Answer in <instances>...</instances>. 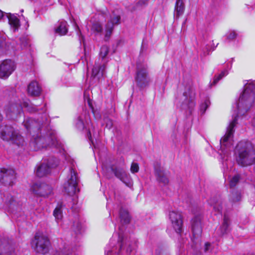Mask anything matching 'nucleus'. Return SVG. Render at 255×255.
Wrapping results in <instances>:
<instances>
[{
    "label": "nucleus",
    "mask_w": 255,
    "mask_h": 255,
    "mask_svg": "<svg viewBox=\"0 0 255 255\" xmlns=\"http://www.w3.org/2000/svg\"><path fill=\"white\" fill-rule=\"evenodd\" d=\"M255 95V85L251 83L247 84L236 104L237 112L235 115L233 116L234 119L227 128L226 134L220 140L222 146L228 147L232 144L234 128L237 124V117L239 115H244L252 106L254 102Z\"/></svg>",
    "instance_id": "nucleus-1"
},
{
    "label": "nucleus",
    "mask_w": 255,
    "mask_h": 255,
    "mask_svg": "<svg viewBox=\"0 0 255 255\" xmlns=\"http://www.w3.org/2000/svg\"><path fill=\"white\" fill-rule=\"evenodd\" d=\"M238 147L239 151L237 161L239 165L247 166L255 162V149L251 143L240 142Z\"/></svg>",
    "instance_id": "nucleus-2"
},
{
    "label": "nucleus",
    "mask_w": 255,
    "mask_h": 255,
    "mask_svg": "<svg viewBox=\"0 0 255 255\" xmlns=\"http://www.w3.org/2000/svg\"><path fill=\"white\" fill-rule=\"evenodd\" d=\"M136 86L140 89L148 87L151 82L146 64H137L134 76Z\"/></svg>",
    "instance_id": "nucleus-3"
},
{
    "label": "nucleus",
    "mask_w": 255,
    "mask_h": 255,
    "mask_svg": "<svg viewBox=\"0 0 255 255\" xmlns=\"http://www.w3.org/2000/svg\"><path fill=\"white\" fill-rule=\"evenodd\" d=\"M50 242L48 237L43 233H36L32 242V247L37 253L45 254L48 252Z\"/></svg>",
    "instance_id": "nucleus-4"
},
{
    "label": "nucleus",
    "mask_w": 255,
    "mask_h": 255,
    "mask_svg": "<svg viewBox=\"0 0 255 255\" xmlns=\"http://www.w3.org/2000/svg\"><path fill=\"white\" fill-rule=\"evenodd\" d=\"M0 137L3 140L11 141L18 146H23L24 143L23 137L12 127H6L1 132Z\"/></svg>",
    "instance_id": "nucleus-5"
},
{
    "label": "nucleus",
    "mask_w": 255,
    "mask_h": 255,
    "mask_svg": "<svg viewBox=\"0 0 255 255\" xmlns=\"http://www.w3.org/2000/svg\"><path fill=\"white\" fill-rule=\"evenodd\" d=\"M78 179L76 173L71 169L70 176L68 178L67 181L64 184L63 188L65 193L69 195H73L79 191L77 188Z\"/></svg>",
    "instance_id": "nucleus-6"
},
{
    "label": "nucleus",
    "mask_w": 255,
    "mask_h": 255,
    "mask_svg": "<svg viewBox=\"0 0 255 255\" xmlns=\"http://www.w3.org/2000/svg\"><path fill=\"white\" fill-rule=\"evenodd\" d=\"M58 164V161L55 158H49L46 163H42L37 167L36 174L39 177H43L50 172V169L55 167Z\"/></svg>",
    "instance_id": "nucleus-7"
},
{
    "label": "nucleus",
    "mask_w": 255,
    "mask_h": 255,
    "mask_svg": "<svg viewBox=\"0 0 255 255\" xmlns=\"http://www.w3.org/2000/svg\"><path fill=\"white\" fill-rule=\"evenodd\" d=\"M0 255H15L12 240L7 238L0 239Z\"/></svg>",
    "instance_id": "nucleus-8"
},
{
    "label": "nucleus",
    "mask_w": 255,
    "mask_h": 255,
    "mask_svg": "<svg viewBox=\"0 0 255 255\" xmlns=\"http://www.w3.org/2000/svg\"><path fill=\"white\" fill-rule=\"evenodd\" d=\"M5 208L8 211L13 212L20 209V204L16 197L11 193H6L3 198Z\"/></svg>",
    "instance_id": "nucleus-9"
},
{
    "label": "nucleus",
    "mask_w": 255,
    "mask_h": 255,
    "mask_svg": "<svg viewBox=\"0 0 255 255\" xmlns=\"http://www.w3.org/2000/svg\"><path fill=\"white\" fill-rule=\"evenodd\" d=\"M15 179V172L12 169L0 170V182L5 186H12Z\"/></svg>",
    "instance_id": "nucleus-10"
},
{
    "label": "nucleus",
    "mask_w": 255,
    "mask_h": 255,
    "mask_svg": "<svg viewBox=\"0 0 255 255\" xmlns=\"http://www.w3.org/2000/svg\"><path fill=\"white\" fill-rule=\"evenodd\" d=\"M56 139L55 136L51 138V141H49V138L46 139L44 137L37 136L35 137L31 142V145L34 147L35 150H39L46 147L47 145H55Z\"/></svg>",
    "instance_id": "nucleus-11"
},
{
    "label": "nucleus",
    "mask_w": 255,
    "mask_h": 255,
    "mask_svg": "<svg viewBox=\"0 0 255 255\" xmlns=\"http://www.w3.org/2000/svg\"><path fill=\"white\" fill-rule=\"evenodd\" d=\"M14 62L11 60H5L0 64V78L6 79L14 70Z\"/></svg>",
    "instance_id": "nucleus-12"
},
{
    "label": "nucleus",
    "mask_w": 255,
    "mask_h": 255,
    "mask_svg": "<svg viewBox=\"0 0 255 255\" xmlns=\"http://www.w3.org/2000/svg\"><path fill=\"white\" fill-rule=\"evenodd\" d=\"M33 193L38 196L46 197L52 192L51 187L44 183H36L32 187Z\"/></svg>",
    "instance_id": "nucleus-13"
},
{
    "label": "nucleus",
    "mask_w": 255,
    "mask_h": 255,
    "mask_svg": "<svg viewBox=\"0 0 255 255\" xmlns=\"http://www.w3.org/2000/svg\"><path fill=\"white\" fill-rule=\"evenodd\" d=\"M169 219L175 231L179 233L182 231L183 221L181 214L178 212L171 211L169 213Z\"/></svg>",
    "instance_id": "nucleus-14"
},
{
    "label": "nucleus",
    "mask_w": 255,
    "mask_h": 255,
    "mask_svg": "<svg viewBox=\"0 0 255 255\" xmlns=\"http://www.w3.org/2000/svg\"><path fill=\"white\" fill-rule=\"evenodd\" d=\"M121 17L119 15H114L111 17L106 25V33L105 35V40L107 41L110 38L114 27L115 25H118L120 23Z\"/></svg>",
    "instance_id": "nucleus-15"
},
{
    "label": "nucleus",
    "mask_w": 255,
    "mask_h": 255,
    "mask_svg": "<svg viewBox=\"0 0 255 255\" xmlns=\"http://www.w3.org/2000/svg\"><path fill=\"white\" fill-rule=\"evenodd\" d=\"M112 170L114 173L115 175L122 182L128 185L129 182V175L128 174L125 170L122 167L114 166L111 167Z\"/></svg>",
    "instance_id": "nucleus-16"
},
{
    "label": "nucleus",
    "mask_w": 255,
    "mask_h": 255,
    "mask_svg": "<svg viewBox=\"0 0 255 255\" xmlns=\"http://www.w3.org/2000/svg\"><path fill=\"white\" fill-rule=\"evenodd\" d=\"M201 217L200 216H195L191 220V226L194 236H200L202 233Z\"/></svg>",
    "instance_id": "nucleus-17"
},
{
    "label": "nucleus",
    "mask_w": 255,
    "mask_h": 255,
    "mask_svg": "<svg viewBox=\"0 0 255 255\" xmlns=\"http://www.w3.org/2000/svg\"><path fill=\"white\" fill-rule=\"evenodd\" d=\"M155 175L157 181L162 184L163 185H166L169 183L168 175L164 170L162 169H156Z\"/></svg>",
    "instance_id": "nucleus-18"
},
{
    "label": "nucleus",
    "mask_w": 255,
    "mask_h": 255,
    "mask_svg": "<svg viewBox=\"0 0 255 255\" xmlns=\"http://www.w3.org/2000/svg\"><path fill=\"white\" fill-rule=\"evenodd\" d=\"M118 244L119 247V251L122 249H124L126 248V246H128V247L126 248L127 252L128 253H130L131 252L132 250L130 247V241L127 238H125L121 233H120L119 235Z\"/></svg>",
    "instance_id": "nucleus-19"
},
{
    "label": "nucleus",
    "mask_w": 255,
    "mask_h": 255,
    "mask_svg": "<svg viewBox=\"0 0 255 255\" xmlns=\"http://www.w3.org/2000/svg\"><path fill=\"white\" fill-rule=\"evenodd\" d=\"M23 125L28 130H39L40 128V122L32 119H26L23 121Z\"/></svg>",
    "instance_id": "nucleus-20"
},
{
    "label": "nucleus",
    "mask_w": 255,
    "mask_h": 255,
    "mask_svg": "<svg viewBox=\"0 0 255 255\" xmlns=\"http://www.w3.org/2000/svg\"><path fill=\"white\" fill-rule=\"evenodd\" d=\"M28 93L33 96H39L41 92V89L38 83L36 81L31 82L28 86Z\"/></svg>",
    "instance_id": "nucleus-21"
},
{
    "label": "nucleus",
    "mask_w": 255,
    "mask_h": 255,
    "mask_svg": "<svg viewBox=\"0 0 255 255\" xmlns=\"http://www.w3.org/2000/svg\"><path fill=\"white\" fill-rule=\"evenodd\" d=\"M230 223V221L229 218L226 215H224L223 222L218 230L219 236H222L228 233L229 231Z\"/></svg>",
    "instance_id": "nucleus-22"
},
{
    "label": "nucleus",
    "mask_w": 255,
    "mask_h": 255,
    "mask_svg": "<svg viewBox=\"0 0 255 255\" xmlns=\"http://www.w3.org/2000/svg\"><path fill=\"white\" fill-rule=\"evenodd\" d=\"M105 67L103 65H95L92 70V77L99 80L104 74Z\"/></svg>",
    "instance_id": "nucleus-23"
},
{
    "label": "nucleus",
    "mask_w": 255,
    "mask_h": 255,
    "mask_svg": "<svg viewBox=\"0 0 255 255\" xmlns=\"http://www.w3.org/2000/svg\"><path fill=\"white\" fill-rule=\"evenodd\" d=\"M185 10V6L182 0H177L174 10V16L176 18H178L182 15Z\"/></svg>",
    "instance_id": "nucleus-24"
},
{
    "label": "nucleus",
    "mask_w": 255,
    "mask_h": 255,
    "mask_svg": "<svg viewBox=\"0 0 255 255\" xmlns=\"http://www.w3.org/2000/svg\"><path fill=\"white\" fill-rule=\"evenodd\" d=\"M8 23L13 31L18 30L20 26L19 20L14 15L9 14L7 15Z\"/></svg>",
    "instance_id": "nucleus-25"
},
{
    "label": "nucleus",
    "mask_w": 255,
    "mask_h": 255,
    "mask_svg": "<svg viewBox=\"0 0 255 255\" xmlns=\"http://www.w3.org/2000/svg\"><path fill=\"white\" fill-rule=\"evenodd\" d=\"M209 204L213 207L215 214H222V206L221 201L216 199H211Z\"/></svg>",
    "instance_id": "nucleus-26"
},
{
    "label": "nucleus",
    "mask_w": 255,
    "mask_h": 255,
    "mask_svg": "<svg viewBox=\"0 0 255 255\" xmlns=\"http://www.w3.org/2000/svg\"><path fill=\"white\" fill-rule=\"evenodd\" d=\"M67 24L65 21H61L58 27L55 29V32L60 35L66 34L68 31Z\"/></svg>",
    "instance_id": "nucleus-27"
},
{
    "label": "nucleus",
    "mask_w": 255,
    "mask_h": 255,
    "mask_svg": "<svg viewBox=\"0 0 255 255\" xmlns=\"http://www.w3.org/2000/svg\"><path fill=\"white\" fill-rule=\"evenodd\" d=\"M242 196L239 191H233L230 196V201L232 204H235L241 200Z\"/></svg>",
    "instance_id": "nucleus-28"
},
{
    "label": "nucleus",
    "mask_w": 255,
    "mask_h": 255,
    "mask_svg": "<svg viewBox=\"0 0 255 255\" xmlns=\"http://www.w3.org/2000/svg\"><path fill=\"white\" fill-rule=\"evenodd\" d=\"M121 222L123 224H128L130 221V217L127 210L121 209L120 212Z\"/></svg>",
    "instance_id": "nucleus-29"
},
{
    "label": "nucleus",
    "mask_w": 255,
    "mask_h": 255,
    "mask_svg": "<svg viewBox=\"0 0 255 255\" xmlns=\"http://www.w3.org/2000/svg\"><path fill=\"white\" fill-rule=\"evenodd\" d=\"M91 30L96 33H101L103 31V26L99 22H96L93 24Z\"/></svg>",
    "instance_id": "nucleus-30"
},
{
    "label": "nucleus",
    "mask_w": 255,
    "mask_h": 255,
    "mask_svg": "<svg viewBox=\"0 0 255 255\" xmlns=\"http://www.w3.org/2000/svg\"><path fill=\"white\" fill-rule=\"evenodd\" d=\"M76 126L79 130H83L85 128V125L82 116H79L76 121Z\"/></svg>",
    "instance_id": "nucleus-31"
},
{
    "label": "nucleus",
    "mask_w": 255,
    "mask_h": 255,
    "mask_svg": "<svg viewBox=\"0 0 255 255\" xmlns=\"http://www.w3.org/2000/svg\"><path fill=\"white\" fill-rule=\"evenodd\" d=\"M53 215L57 222L61 220L63 216L60 207H57L55 209L53 212Z\"/></svg>",
    "instance_id": "nucleus-32"
},
{
    "label": "nucleus",
    "mask_w": 255,
    "mask_h": 255,
    "mask_svg": "<svg viewBox=\"0 0 255 255\" xmlns=\"http://www.w3.org/2000/svg\"><path fill=\"white\" fill-rule=\"evenodd\" d=\"M183 96L184 97V102L187 105L188 108L189 109L193 108L195 106L194 101L192 99H188L186 93L183 94Z\"/></svg>",
    "instance_id": "nucleus-33"
},
{
    "label": "nucleus",
    "mask_w": 255,
    "mask_h": 255,
    "mask_svg": "<svg viewBox=\"0 0 255 255\" xmlns=\"http://www.w3.org/2000/svg\"><path fill=\"white\" fill-rule=\"evenodd\" d=\"M227 74L226 71H222L218 76H215L212 85H216L218 82Z\"/></svg>",
    "instance_id": "nucleus-34"
},
{
    "label": "nucleus",
    "mask_w": 255,
    "mask_h": 255,
    "mask_svg": "<svg viewBox=\"0 0 255 255\" xmlns=\"http://www.w3.org/2000/svg\"><path fill=\"white\" fill-rule=\"evenodd\" d=\"M109 53V48L107 46H103L101 48L100 55L102 58H105Z\"/></svg>",
    "instance_id": "nucleus-35"
},
{
    "label": "nucleus",
    "mask_w": 255,
    "mask_h": 255,
    "mask_svg": "<svg viewBox=\"0 0 255 255\" xmlns=\"http://www.w3.org/2000/svg\"><path fill=\"white\" fill-rule=\"evenodd\" d=\"M240 180V176L238 175L234 176L230 181V186L231 187H234L238 183Z\"/></svg>",
    "instance_id": "nucleus-36"
},
{
    "label": "nucleus",
    "mask_w": 255,
    "mask_h": 255,
    "mask_svg": "<svg viewBox=\"0 0 255 255\" xmlns=\"http://www.w3.org/2000/svg\"><path fill=\"white\" fill-rule=\"evenodd\" d=\"M210 102L209 101V100H205L204 103H203L200 106V110L201 111H202L203 113H204L205 112V111L206 110V109L208 108V107L210 106Z\"/></svg>",
    "instance_id": "nucleus-37"
},
{
    "label": "nucleus",
    "mask_w": 255,
    "mask_h": 255,
    "mask_svg": "<svg viewBox=\"0 0 255 255\" xmlns=\"http://www.w3.org/2000/svg\"><path fill=\"white\" fill-rule=\"evenodd\" d=\"M139 167L138 165L136 163H132L130 167V171L132 173H134L138 171Z\"/></svg>",
    "instance_id": "nucleus-38"
},
{
    "label": "nucleus",
    "mask_w": 255,
    "mask_h": 255,
    "mask_svg": "<svg viewBox=\"0 0 255 255\" xmlns=\"http://www.w3.org/2000/svg\"><path fill=\"white\" fill-rule=\"evenodd\" d=\"M104 121L105 122L106 127L107 128L110 129L112 128L113 122L110 119H109L108 118H106V119H105Z\"/></svg>",
    "instance_id": "nucleus-39"
},
{
    "label": "nucleus",
    "mask_w": 255,
    "mask_h": 255,
    "mask_svg": "<svg viewBox=\"0 0 255 255\" xmlns=\"http://www.w3.org/2000/svg\"><path fill=\"white\" fill-rule=\"evenodd\" d=\"M237 34L235 31L230 32L227 36V38L229 40H232L236 37Z\"/></svg>",
    "instance_id": "nucleus-40"
},
{
    "label": "nucleus",
    "mask_w": 255,
    "mask_h": 255,
    "mask_svg": "<svg viewBox=\"0 0 255 255\" xmlns=\"http://www.w3.org/2000/svg\"><path fill=\"white\" fill-rule=\"evenodd\" d=\"M116 250V249L115 248V247H113V249L111 250H110V249L107 250L106 251V252H107L106 255H112V253H116V252L115 251Z\"/></svg>",
    "instance_id": "nucleus-41"
},
{
    "label": "nucleus",
    "mask_w": 255,
    "mask_h": 255,
    "mask_svg": "<svg viewBox=\"0 0 255 255\" xmlns=\"http://www.w3.org/2000/svg\"><path fill=\"white\" fill-rule=\"evenodd\" d=\"M155 255H164V253L163 251L160 248H158L155 251Z\"/></svg>",
    "instance_id": "nucleus-42"
},
{
    "label": "nucleus",
    "mask_w": 255,
    "mask_h": 255,
    "mask_svg": "<svg viewBox=\"0 0 255 255\" xmlns=\"http://www.w3.org/2000/svg\"><path fill=\"white\" fill-rule=\"evenodd\" d=\"M28 110L30 112H33L37 111V108L36 107H32L31 109H30V108L28 109Z\"/></svg>",
    "instance_id": "nucleus-43"
},
{
    "label": "nucleus",
    "mask_w": 255,
    "mask_h": 255,
    "mask_svg": "<svg viewBox=\"0 0 255 255\" xmlns=\"http://www.w3.org/2000/svg\"><path fill=\"white\" fill-rule=\"evenodd\" d=\"M210 246V244L209 243H206L205 244V251H208L209 247Z\"/></svg>",
    "instance_id": "nucleus-44"
},
{
    "label": "nucleus",
    "mask_w": 255,
    "mask_h": 255,
    "mask_svg": "<svg viewBox=\"0 0 255 255\" xmlns=\"http://www.w3.org/2000/svg\"><path fill=\"white\" fill-rule=\"evenodd\" d=\"M91 131L90 130V129L89 130V131H88V138L89 139V140H91Z\"/></svg>",
    "instance_id": "nucleus-45"
},
{
    "label": "nucleus",
    "mask_w": 255,
    "mask_h": 255,
    "mask_svg": "<svg viewBox=\"0 0 255 255\" xmlns=\"http://www.w3.org/2000/svg\"><path fill=\"white\" fill-rule=\"evenodd\" d=\"M76 27H77V29H78V34H79V36H81V31H80V29H79V27H78V26L77 25H76Z\"/></svg>",
    "instance_id": "nucleus-46"
},
{
    "label": "nucleus",
    "mask_w": 255,
    "mask_h": 255,
    "mask_svg": "<svg viewBox=\"0 0 255 255\" xmlns=\"http://www.w3.org/2000/svg\"><path fill=\"white\" fill-rule=\"evenodd\" d=\"M3 17V12L0 10V19Z\"/></svg>",
    "instance_id": "nucleus-47"
},
{
    "label": "nucleus",
    "mask_w": 255,
    "mask_h": 255,
    "mask_svg": "<svg viewBox=\"0 0 255 255\" xmlns=\"http://www.w3.org/2000/svg\"><path fill=\"white\" fill-rule=\"evenodd\" d=\"M2 120H3V117H2V115L0 114V123H1Z\"/></svg>",
    "instance_id": "nucleus-48"
},
{
    "label": "nucleus",
    "mask_w": 255,
    "mask_h": 255,
    "mask_svg": "<svg viewBox=\"0 0 255 255\" xmlns=\"http://www.w3.org/2000/svg\"><path fill=\"white\" fill-rule=\"evenodd\" d=\"M253 125L255 126V118L254 119L253 121Z\"/></svg>",
    "instance_id": "nucleus-49"
},
{
    "label": "nucleus",
    "mask_w": 255,
    "mask_h": 255,
    "mask_svg": "<svg viewBox=\"0 0 255 255\" xmlns=\"http://www.w3.org/2000/svg\"><path fill=\"white\" fill-rule=\"evenodd\" d=\"M27 45V43H26L25 44H24V45L23 47H25V46L26 45Z\"/></svg>",
    "instance_id": "nucleus-50"
},
{
    "label": "nucleus",
    "mask_w": 255,
    "mask_h": 255,
    "mask_svg": "<svg viewBox=\"0 0 255 255\" xmlns=\"http://www.w3.org/2000/svg\"><path fill=\"white\" fill-rule=\"evenodd\" d=\"M112 240H111V241H110V244H112Z\"/></svg>",
    "instance_id": "nucleus-51"
}]
</instances>
